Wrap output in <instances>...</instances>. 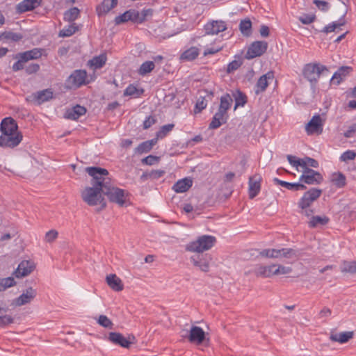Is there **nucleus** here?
Returning a JSON list of instances; mask_svg holds the SVG:
<instances>
[{"label": "nucleus", "mask_w": 356, "mask_h": 356, "mask_svg": "<svg viewBox=\"0 0 356 356\" xmlns=\"http://www.w3.org/2000/svg\"><path fill=\"white\" fill-rule=\"evenodd\" d=\"M85 170L92 177V186L86 187L81 192L82 200L89 206L100 205L98 211H101L106 207L104 186L101 179H104V175H108V172L99 167H87Z\"/></svg>", "instance_id": "f257e3e1"}, {"label": "nucleus", "mask_w": 356, "mask_h": 356, "mask_svg": "<svg viewBox=\"0 0 356 356\" xmlns=\"http://www.w3.org/2000/svg\"><path fill=\"white\" fill-rule=\"evenodd\" d=\"M104 186V195H106L108 200L118 204L120 207H123L126 204L127 193L123 189L115 187L112 183L108 175H104V179H101Z\"/></svg>", "instance_id": "f03ea898"}, {"label": "nucleus", "mask_w": 356, "mask_h": 356, "mask_svg": "<svg viewBox=\"0 0 356 356\" xmlns=\"http://www.w3.org/2000/svg\"><path fill=\"white\" fill-rule=\"evenodd\" d=\"M216 238L211 235H202L193 240L185 246L187 252L202 253L211 250L216 244Z\"/></svg>", "instance_id": "7ed1b4c3"}, {"label": "nucleus", "mask_w": 356, "mask_h": 356, "mask_svg": "<svg viewBox=\"0 0 356 356\" xmlns=\"http://www.w3.org/2000/svg\"><path fill=\"white\" fill-rule=\"evenodd\" d=\"M328 70L325 65L318 63L307 64L303 70V75L309 82L316 83L321 74L327 72Z\"/></svg>", "instance_id": "20e7f679"}, {"label": "nucleus", "mask_w": 356, "mask_h": 356, "mask_svg": "<svg viewBox=\"0 0 356 356\" xmlns=\"http://www.w3.org/2000/svg\"><path fill=\"white\" fill-rule=\"evenodd\" d=\"M211 260V255L207 254L197 253L190 257V261L193 266L204 273L209 271Z\"/></svg>", "instance_id": "39448f33"}, {"label": "nucleus", "mask_w": 356, "mask_h": 356, "mask_svg": "<svg viewBox=\"0 0 356 356\" xmlns=\"http://www.w3.org/2000/svg\"><path fill=\"white\" fill-rule=\"evenodd\" d=\"M23 136L21 132L1 134L0 147L14 148L22 140Z\"/></svg>", "instance_id": "423d86ee"}, {"label": "nucleus", "mask_w": 356, "mask_h": 356, "mask_svg": "<svg viewBox=\"0 0 356 356\" xmlns=\"http://www.w3.org/2000/svg\"><path fill=\"white\" fill-rule=\"evenodd\" d=\"M87 73L86 70H76L68 77L67 86L70 88H77L87 83Z\"/></svg>", "instance_id": "0eeeda50"}, {"label": "nucleus", "mask_w": 356, "mask_h": 356, "mask_svg": "<svg viewBox=\"0 0 356 356\" xmlns=\"http://www.w3.org/2000/svg\"><path fill=\"white\" fill-rule=\"evenodd\" d=\"M324 120L321 115H314L310 121L305 125V131L308 135H320L323 130Z\"/></svg>", "instance_id": "6e6552de"}, {"label": "nucleus", "mask_w": 356, "mask_h": 356, "mask_svg": "<svg viewBox=\"0 0 356 356\" xmlns=\"http://www.w3.org/2000/svg\"><path fill=\"white\" fill-rule=\"evenodd\" d=\"M299 179L300 181L307 184L314 185L321 184L323 180V177L320 172L311 168H307L306 170H302V174Z\"/></svg>", "instance_id": "1a4fd4ad"}, {"label": "nucleus", "mask_w": 356, "mask_h": 356, "mask_svg": "<svg viewBox=\"0 0 356 356\" xmlns=\"http://www.w3.org/2000/svg\"><path fill=\"white\" fill-rule=\"evenodd\" d=\"M52 98V90L51 89H45L28 95L26 97V101L40 105L45 102L50 100Z\"/></svg>", "instance_id": "9d476101"}, {"label": "nucleus", "mask_w": 356, "mask_h": 356, "mask_svg": "<svg viewBox=\"0 0 356 356\" xmlns=\"http://www.w3.org/2000/svg\"><path fill=\"white\" fill-rule=\"evenodd\" d=\"M322 191L317 188H312L305 193L302 198L300 200L298 206L302 210L308 208L313 202L316 200L321 195Z\"/></svg>", "instance_id": "9b49d317"}, {"label": "nucleus", "mask_w": 356, "mask_h": 356, "mask_svg": "<svg viewBox=\"0 0 356 356\" xmlns=\"http://www.w3.org/2000/svg\"><path fill=\"white\" fill-rule=\"evenodd\" d=\"M108 340L114 344L120 345L123 348H129L131 344L136 343V337L134 335H129L125 338L119 332H111L108 335Z\"/></svg>", "instance_id": "f8f14e48"}, {"label": "nucleus", "mask_w": 356, "mask_h": 356, "mask_svg": "<svg viewBox=\"0 0 356 356\" xmlns=\"http://www.w3.org/2000/svg\"><path fill=\"white\" fill-rule=\"evenodd\" d=\"M268 48V43L265 41H256L251 44L246 53V58L252 59L264 54Z\"/></svg>", "instance_id": "ddd939ff"}, {"label": "nucleus", "mask_w": 356, "mask_h": 356, "mask_svg": "<svg viewBox=\"0 0 356 356\" xmlns=\"http://www.w3.org/2000/svg\"><path fill=\"white\" fill-rule=\"evenodd\" d=\"M227 29V24L222 20H213L204 25L207 35H217Z\"/></svg>", "instance_id": "4468645a"}, {"label": "nucleus", "mask_w": 356, "mask_h": 356, "mask_svg": "<svg viewBox=\"0 0 356 356\" xmlns=\"http://www.w3.org/2000/svg\"><path fill=\"white\" fill-rule=\"evenodd\" d=\"M274 79V73L272 71L268 72L266 74L260 76L254 86L255 94L259 95L264 92L269 83Z\"/></svg>", "instance_id": "2eb2a0df"}, {"label": "nucleus", "mask_w": 356, "mask_h": 356, "mask_svg": "<svg viewBox=\"0 0 356 356\" xmlns=\"http://www.w3.org/2000/svg\"><path fill=\"white\" fill-rule=\"evenodd\" d=\"M35 268L33 261L29 260H24L19 265L15 275L17 277H23L29 275Z\"/></svg>", "instance_id": "dca6fc26"}, {"label": "nucleus", "mask_w": 356, "mask_h": 356, "mask_svg": "<svg viewBox=\"0 0 356 356\" xmlns=\"http://www.w3.org/2000/svg\"><path fill=\"white\" fill-rule=\"evenodd\" d=\"M261 177L256 174L249 178V197L250 199L254 198L261 190Z\"/></svg>", "instance_id": "f3484780"}, {"label": "nucleus", "mask_w": 356, "mask_h": 356, "mask_svg": "<svg viewBox=\"0 0 356 356\" xmlns=\"http://www.w3.org/2000/svg\"><path fill=\"white\" fill-rule=\"evenodd\" d=\"M36 295V290L29 287L15 300V304L17 306H22L30 303L35 298Z\"/></svg>", "instance_id": "a211bd4d"}, {"label": "nucleus", "mask_w": 356, "mask_h": 356, "mask_svg": "<svg viewBox=\"0 0 356 356\" xmlns=\"http://www.w3.org/2000/svg\"><path fill=\"white\" fill-rule=\"evenodd\" d=\"M205 339L204 331L198 326H193L191 328L188 340L192 343L201 344Z\"/></svg>", "instance_id": "6ab92c4d"}, {"label": "nucleus", "mask_w": 356, "mask_h": 356, "mask_svg": "<svg viewBox=\"0 0 356 356\" xmlns=\"http://www.w3.org/2000/svg\"><path fill=\"white\" fill-rule=\"evenodd\" d=\"M1 134L19 132L16 122L12 118H6L1 123Z\"/></svg>", "instance_id": "aec40b11"}, {"label": "nucleus", "mask_w": 356, "mask_h": 356, "mask_svg": "<svg viewBox=\"0 0 356 356\" xmlns=\"http://www.w3.org/2000/svg\"><path fill=\"white\" fill-rule=\"evenodd\" d=\"M86 113V108L84 106L77 104L66 111L65 118L69 120H76L81 116L85 115Z\"/></svg>", "instance_id": "412c9836"}, {"label": "nucleus", "mask_w": 356, "mask_h": 356, "mask_svg": "<svg viewBox=\"0 0 356 356\" xmlns=\"http://www.w3.org/2000/svg\"><path fill=\"white\" fill-rule=\"evenodd\" d=\"M106 282L108 286L115 291H121L124 289L122 281L115 274L107 275Z\"/></svg>", "instance_id": "4be33fe9"}, {"label": "nucleus", "mask_w": 356, "mask_h": 356, "mask_svg": "<svg viewBox=\"0 0 356 356\" xmlns=\"http://www.w3.org/2000/svg\"><path fill=\"white\" fill-rule=\"evenodd\" d=\"M353 70L351 67L342 66L333 74L331 82L339 85L343 79Z\"/></svg>", "instance_id": "5701e85b"}, {"label": "nucleus", "mask_w": 356, "mask_h": 356, "mask_svg": "<svg viewBox=\"0 0 356 356\" xmlns=\"http://www.w3.org/2000/svg\"><path fill=\"white\" fill-rule=\"evenodd\" d=\"M42 3V0H24L17 5V10L19 13H24L33 10Z\"/></svg>", "instance_id": "b1692460"}, {"label": "nucleus", "mask_w": 356, "mask_h": 356, "mask_svg": "<svg viewBox=\"0 0 356 356\" xmlns=\"http://www.w3.org/2000/svg\"><path fill=\"white\" fill-rule=\"evenodd\" d=\"M43 51H44L43 49L34 48L31 50L19 54V58H22V60L27 62L30 60H34L40 58Z\"/></svg>", "instance_id": "393cba45"}, {"label": "nucleus", "mask_w": 356, "mask_h": 356, "mask_svg": "<svg viewBox=\"0 0 356 356\" xmlns=\"http://www.w3.org/2000/svg\"><path fill=\"white\" fill-rule=\"evenodd\" d=\"M193 184V181L190 178H184L177 181L172 186V189L176 193H184L187 191Z\"/></svg>", "instance_id": "a878e982"}, {"label": "nucleus", "mask_w": 356, "mask_h": 356, "mask_svg": "<svg viewBox=\"0 0 356 356\" xmlns=\"http://www.w3.org/2000/svg\"><path fill=\"white\" fill-rule=\"evenodd\" d=\"M117 4L118 0H104L103 2L97 7V13L98 15H105L112 8H115Z\"/></svg>", "instance_id": "bb28decb"}, {"label": "nucleus", "mask_w": 356, "mask_h": 356, "mask_svg": "<svg viewBox=\"0 0 356 356\" xmlns=\"http://www.w3.org/2000/svg\"><path fill=\"white\" fill-rule=\"evenodd\" d=\"M275 267V264L270 266H259L254 269V273L257 276L270 277L274 275Z\"/></svg>", "instance_id": "cd10ccee"}, {"label": "nucleus", "mask_w": 356, "mask_h": 356, "mask_svg": "<svg viewBox=\"0 0 356 356\" xmlns=\"http://www.w3.org/2000/svg\"><path fill=\"white\" fill-rule=\"evenodd\" d=\"M273 181L275 184L280 185L281 186H283L291 191H297L306 189V186L301 183H289L285 181L280 180L277 178H274Z\"/></svg>", "instance_id": "c85d7f7f"}, {"label": "nucleus", "mask_w": 356, "mask_h": 356, "mask_svg": "<svg viewBox=\"0 0 356 356\" xmlns=\"http://www.w3.org/2000/svg\"><path fill=\"white\" fill-rule=\"evenodd\" d=\"M199 54V49L196 47H191L181 54L180 59L185 61H192L195 60Z\"/></svg>", "instance_id": "c756f323"}, {"label": "nucleus", "mask_w": 356, "mask_h": 356, "mask_svg": "<svg viewBox=\"0 0 356 356\" xmlns=\"http://www.w3.org/2000/svg\"><path fill=\"white\" fill-rule=\"evenodd\" d=\"M232 102V98L229 94H226L222 96L220 98V104L218 111L225 115H227V111L231 107Z\"/></svg>", "instance_id": "7c9ffc66"}, {"label": "nucleus", "mask_w": 356, "mask_h": 356, "mask_svg": "<svg viewBox=\"0 0 356 356\" xmlns=\"http://www.w3.org/2000/svg\"><path fill=\"white\" fill-rule=\"evenodd\" d=\"M353 337V332H344L337 334H332L330 337L332 341L344 343Z\"/></svg>", "instance_id": "2f4dec72"}, {"label": "nucleus", "mask_w": 356, "mask_h": 356, "mask_svg": "<svg viewBox=\"0 0 356 356\" xmlns=\"http://www.w3.org/2000/svg\"><path fill=\"white\" fill-rule=\"evenodd\" d=\"M330 180L337 188H339L344 187L346 184L345 175L340 172L332 174Z\"/></svg>", "instance_id": "473e14b6"}, {"label": "nucleus", "mask_w": 356, "mask_h": 356, "mask_svg": "<svg viewBox=\"0 0 356 356\" xmlns=\"http://www.w3.org/2000/svg\"><path fill=\"white\" fill-rule=\"evenodd\" d=\"M165 174V171L163 170H153L149 172H144L141 177L140 179L142 181H145L147 179H158L162 177Z\"/></svg>", "instance_id": "72a5a7b5"}, {"label": "nucleus", "mask_w": 356, "mask_h": 356, "mask_svg": "<svg viewBox=\"0 0 356 356\" xmlns=\"http://www.w3.org/2000/svg\"><path fill=\"white\" fill-rule=\"evenodd\" d=\"M23 35L21 33H13L12 31H5L0 33V40L18 42L22 40Z\"/></svg>", "instance_id": "f704fd0d"}, {"label": "nucleus", "mask_w": 356, "mask_h": 356, "mask_svg": "<svg viewBox=\"0 0 356 356\" xmlns=\"http://www.w3.org/2000/svg\"><path fill=\"white\" fill-rule=\"evenodd\" d=\"M225 117L226 115L218 111L209 124V129H215L220 127L222 123L226 122Z\"/></svg>", "instance_id": "c9c22d12"}, {"label": "nucleus", "mask_w": 356, "mask_h": 356, "mask_svg": "<svg viewBox=\"0 0 356 356\" xmlns=\"http://www.w3.org/2000/svg\"><path fill=\"white\" fill-rule=\"evenodd\" d=\"M106 56L105 54H101L97 56H95L92 59L88 61V65L94 69H99L102 67L106 61Z\"/></svg>", "instance_id": "e433bc0d"}, {"label": "nucleus", "mask_w": 356, "mask_h": 356, "mask_svg": "<svg viewBox=\"0 0 356 356\" xmlns=\"http://www.w3.org/2000/svg\"><path fill=\"white\" fill-rule=\"evenodd\" d=\"M329 222V218L325 216H312L309 225L310 227L314 228L321 225H325Z\"/></svg>", "instance_id": "4c0bfd02"}, {"label": "nucleus", "mask_w": 356, "mask_h": 356, "mask_svg": "<svg viewBox=\"0 0 356 356\" xmlns=\"http://www.w3.org/2000/svg\"><path fill=\"white\" fill-rule=\"evenodd\" d=\"M156 140H150L140 143L136 148V152L140 154L149 152L156 144Z\"/></svg>", "instance_id": "58836bf2"}, {"label": "nucleus", "mask_w": 356, "mask_h": 356, "mask_svg": "<svg viewBox=\"0 0 356 356\" xmlns=\"http://www.w3.org/2000/svg\"><path fill=\"white\" fill-rule=\"evenodd\" d=\"M280 258H286L289 259L296 260L298 258V252L292 248H281L280 249Z\"/></svg>", "instance_id": "ea45409f"}, {"label": "nucleus", "mask_w": 356, "mask_h": 356, "mask_svg": "<svg viewBox=\"0 0 356 356\" xmlns=\"http://www.w3.org/2000/svg\"><path fill=\"white\" fill-rule=\"evenodd\" d=\"M80 15V10L76 7L71 8L64 13V20L72 22L76 20Z\"/></svg>", "instance_id": "a19ab883"}, {"label": "nucleus", "mask_w": 356, "mask_h": 356, "mask_svg": "<svg viewBox=\"0 0 356 356\" xmlns=\"http://www.w3.org/2000/svg\"><path fill=\"white\" fill-rule=\"evenodd\" d=\"M259 255L270 259H280V249L268 248L260 251Z\"/></svg>", "instance_id": "79ce46f5"}, {"label": "nucleus", "mask_w": 356, "mask_h": 356, "mask_svg": "<svg viewBox=\"0 0 356 356\" xmlns=\"http://www.w3.org/2000/svg\"><path fill=\"white\" fill-rule=\"evenodd\" d=\"M233 96L235 99L234 109H236L238 106H243L247 102L246 95L240 90H236L234 92Z\"/></svg>", "instance_id": "37998d69"}, {"label": "nucleus", "mask_w": 356, "mask_h": 356, "mask_svg": "<svg viewBox=\"0 0 356 356\" xmlns=\"http://www.w3.org/2000/svg\"><path fill=\"white\" fill-rule=\"evenodd\" d=\"M155 67L154 62L153 61H145L140 67L138 70V74L141 76H145L147 74L151 72Z\"/></svg>", "instance_id": "c03bdc74"}, {"label": "nucleus", "mask_w": 356, "mask_h": 356, "mask_svg": "<svg viewBox=\"0 0 356 356\" xmlns=\"http://www.w3.org/2000/svg\"><path fill=\"white\" fill-rule=\"evenodd\" d=\"M300 166L302 170H306L307 168H309V167H312L317 168L318 167V162L314 159L310 157H305L303 159H300Z\"/></svg>", "instance_id": "a18cd8bd"}, {"label": "nucleus", "mask_w": 356, "mask_h": 356, "mask_svg": "<svg viewBox=\"0 0 356 356\" xmlns=\"http://www.w3.org/2000/svg\"><path fill=\"white\" fill-rule=\"evenodd\" d=\"M78 31V26L76 24H72L60 31L58 35L60 37H70Z\"/></svg>", "instance_id": "49530a36"}, {"label": "nucleus", "mask_w": 356, "mask_h": 356, "mask_svg": "<svg viewBox=\"0 0 356 356\" xmlns=\"http://www.w3.org/2000/svg\"><path fill=\"white\" fill-rule=\"evenodd\" d=\"M343 273H356V261H344L341 266Z\"/></svg>", "instance_id": "de8ad7c7"}, {"label": "nucleus", "mask_w": 356, "mask_h": 356, "mask_svg": "<svg viewBox=\"0 0 356 356\" xmlns=\"http://www.w3.org/2000/svg\"><path fill=\"white\" fill-rule=\"evenodd\" d=\"M97 323L104 328L113 329V322L105 315H100L98 318H95Z\"/></svg>", "instance_id": "09e8293b"}, {"label": "nucleus", "mask_w": 356, "mask_h": 356, "mask_svg": "<svg viewBox=\"0 0 356 356\" xmlns=\"http://www.w3.org/2000/svg\"><path fill=\"white\" fill-rule=\"evenodd\" d=\"M252 22L250 19L242 20L239 24V29L241 33L246 36L250 35L251 33Z\"/></svg>", "instance_id": "8fccbe9b"}, {"label": "nucleus", "mask_w": 356, "mask_h": 356, "mask_svg": "<svg viewBox=\"0 0 356 356\" xmlns=\"http://www.w3.org/2000/svg\"><path fill=\"white\" fill-rule=\"evenodd\" d=\"M345 23L346 22L343 17L338 22H334L332 24L325 26L323 31L326 33L334 31L336 29L343 26Z\"/></svg>", "instance_id": "3c124183"}, {"label": "nucleus", "mask_w": 356, "mask_h": 356, "mask_svg": "<svg viewBox=\"0 0 356 356\" xmlns=\"http://www.w3.org/2000/svg\"><path fill=\"white\" fill-rule=\"evenodd\" d=\"M15 284V281L12 277L0 279V291H3L6 289L14 286Z\"/></svg>", "instance_id": "603ef678"}, {"label": "nucleus", "mask_w": 356, "mask_h": 356, "mask_svg": "<svg viewBox=\"0 0 356 356\" xmlns=\"http://www.w3.org/2000/svg\"><path fill=\"white\" fill-rule=\"evenodd\" d=\"M274 275H286L292 272V268L289 266H284L280 264H275Z\"/></svg>", "instance_id": "864d4df0"}, {"label": "nucleus", "mask_w": 356, "mask_h": 356, "mask_svg": "<svg viewBox=\"0 0 356 356\" xmlns=\"http://www.w3.org/2000/svg\"><path fill=\"white\" fill-rule=\"evenodd\" d=\"M174 126L175 125L173 124H168L162 126L156 134L157 138H163L165 137L172 130Z\"/></svg>", "instance_id": "5fc2aeb1"}, {"label": "nucleus", "mask_w": 356, "mask_h": 356, "mask_svg": "<svg viewBox=\"0 0 356 356\" xmlns=\"http://www.w3.org/2000/svg\"><path fill=\"white\" fill-rule=\"evenodd\" d=\"M242 64L243 61L241 59L232 60L227 65V72L228 74L232 73L233 72L238 70L241 66Z\"/></svg>", "instance_id": "6e6d98bb"}, {"label": "nucleus", "mask_w": 356, "mask_h": 356, "mask_svg": "<svg viewBox=\"0 0 356 356\" xmlns=\"http://www.w3.org/2000/svg\"><path fill=\"white\" fill-rule=\"evenodd\" d=\"M129 21L134 23L141 24V20H139V12L134 9L127 10Z\"/></svg>", "instance_id": "4d7b16f0"}, {"label": "nucleus", "mask_w": 356, "mask_h": 356, "mask_svg": "<svg viewBox=\"0 0 356 356\" xmlns=\"http://www.w3.org/2000/svg\"><path fill=\"white\" fill-rule=\"evenodd\" d=\"M58 236V232L56 229H51L45 234L44 241L47 243H52Z\"/></svg>", "instance_id": "13d9d810"}, {"label": "nucleus", "mask_w": 356, "mask_h": 356, "mask_svg": "<svg viewBox=\"0 0 356 356\" xmlns=\"http://www.w3.org/2000/svg\"><path fill=\"white\" fill-rule=\"evenodd\" d=\"M355 157L356 153L354 151L347 150L341 154L340 159L342 161H348L355 159Z\"/></svg>", "instance_id": "bf43d9fd"}, {"label": "nucleus", "mask_w": 356, "mask_h": 356, "mask_svg": "<svg viewBox=\"0 0 356 356\" xmlns=\"http://www.w3.org/2000/svg\"><path fill=\"white\" fill-rule=\"evenodd\" d=\"M152 14V9H143L141 13H139V20H141V23H143L147 20V17H151Z\"/></svg>", "instance_id": "052dcab7"}, {"label": "nucleus", "mask_w": 356, "mask_h": 356, "mask_svg": "<svg viewBox=\"0 0 356 356\" xmlns=\"http://www.w3.org/2000/svg\"><path fill=\"white\" fill-rule=\"evenodd\" d=\"M138 90L133 85H129L124 90V96H138Z\"/></svg>", "instance_id": "680f3d73"}, {"label": "nucleus", "mask_w": 356, "mask_h": 356, "mask_svg": "<svg viewBox=\"0 0 356 356\" xmlns=\"http://www.w3.org/2000/svg\"><path fill=\"white\" fill-rule=\"evenodd\" d=\"M207 102L204 97L199 99L195 104V113L201 112L204 108L207 107Z\"/></svg>", "instance_id": "e2e57ef3"}, {"label": "nucleus", "mask_w": 356, "mask_h": 356, "mask_svg": "<svg viewBox=\"0 0 356 356\" xmlns=\"http://www.w3.org/2000/svg\"><path fill=\"white\" fill-rule=\"evenodd\" d=\"M159 160V157L153 155H149L145 158L143 159L142 163L146 165H152L158 162Z\"/></svg>", "instance_id": "0e129e2a"}, {"label": "nucleus", "mask_w": 356, "mask_h": 356, "mask_svg": "<svg viewBox=\"0 0 356 356\" xmlns=\"http://www.w3.org/2000/svg\"><path fill=\"white\" fill-rule=\"evenodd\" d=\"M114 21H115V24H117V25L129 22V18L127 10L126 12H124L123 14H122L119 16H117L115 18Z\"/></svg>", "instance_id": "69168bd1"}, {"label": "nucleus", "mask_w": 356, "mask_h": 356, "mask_svg": "<svg viewBox=\"0 0 356 356\" xmlns=\"http://www.w3.org/2000/svg\"><path fill=\"white\" fill-rule=\"evenodd\" d=\"M299 20L303 24H309L315 20V15L305 14V15L300 17Z\"/></svg>", "instance_id": "338daca9"}, {"label": "nucleus", "mask_w": 356, "mask_h": 356, "mask_svg": "<svg viewBox=\"0 0 356 356\" xmlns=\"http://www.w3.org/2000/svg\"><path fill=\"white\" fill-rule=\"evenodd\" d=\"M314 3L321 10L327 11L329 8V4L327 2L321 0H314Z\"/></svg>", "instance_id": "774afa93"}]
</instances>
